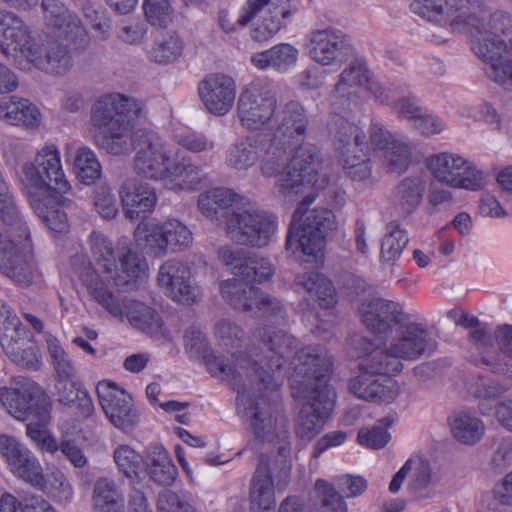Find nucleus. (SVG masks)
<instances>
[{"label":"nucleus","mask_w":512,"mask_h":512,"mask_svg":"<svg viewBox=\"0 0 512 512\" xmlns=\"http://www.w3.org/2000/svg\"><path fill=\"white\" fill-rule=\"evenodd\" d=\"M449 426L454 438L466 445L479 442L486 430L484 422L468 410L454 413L449 419Z\"/></svg>","instance_id":"e433bc0d"},{"label":"nucleus","mask_w":512,"mask_h":512,"mask_svg":"<svg viewBox=\"0 0 512 512\" xmlns=\"http://www.w3.org/2000/svg\"><path fill=\"white\" fill-rule=\"evenodd\" d=\"M306 48L310 58L323 66L341 64L350 51L345 35L332 28L311 32Z\"/></svg>","instance_id":"5701e85b"},{"label":"nucleus","mask_w":512,"mask_h":512,"mask_svg":"<svg viewBox=\"0 0 512 512\" xmlns=\"http://www.w3.org/2000/svg\"><path fill=\"white\" fill-rule=\"evenodd\" d=\"M65 157L67 162H72L73 171L81 183L91 185L101 177L100 162L91 148L85 145L67 144Z\"/></svg>","instance_id":"f704fd0d"},{"label":"nucleus","mask_w":512,"mask_h":512,"mask_svg":"<svg viewBox=\"0 0 512 512\" xmlns=\"http://www.w3.org/2000/svg\"><path fill=\"white\" fill-rule=\"evenodd\" d=\"M307 119L302 106L289 103L281 112L273 136L264 142L259 137H246L232 143L225 155L228 167L246 171L260 159L261 173L278 177V194L292 199L303 195L287 237V249L303 254L310 261L323 258L325 238L336 227L333 212L328 209L306 210L317 193L329 190L330 178L322 165L317 148L305 141Z\"/></svg>","instance_id":"f257e3e1"},{"label":"nucleus","mask_w":512,"mask_h":512,"mask_svg":"<svg viewBox=\"0 0 512 512\" xmlns=\"http://www.w3.org/2000/svg\"><path fill=\"white\" fill-rule=\"evenodd\" d=\"M185 346L192 357H202L207 371L211 376L223 381L231 382L240 375L239 370H250V360L242 359L240 355L233 356L236 361V367L225 363L224 359L208 351V346L204 335L198 329H190L185 334Z\"/></svg>","instance_id":"4be33fe9"},{"label":"nucleus","mask_w":512,"mask_h":512,"mask_svg":"<svg viewBox=\"0 0 512 512\" xmlns=\"http://www.w3.org/2000/svg\"><path fill=\"white\" fill-rule=\"evenodd\" d=\"M144 474L158 484L169 486L176 480L178 469L165 447L152 444L144 451Z\"/></svg>","instance_id":"72a5a7b5"},{"label":"nucleus","mask_w":512,"mask_h":512,"mask_svg":"<svg viewBox=\"0 0 512 512\" xmlns=\"http://www.w3.org/2000/svg\"><path fill=\"white\" fill-rule=\"evenodd\" d=\"M462 114L474 119L475 121H484L494 128H498L500 124L499 115L495 109L487 103L466 106L462 109Z\"/></svg>","instance_id":"6e6d98bb"},{"label":"nucleus","mask_w":512,"mask_h":512,"mask_svg":"<svg viewBox=\"0 0 512 512\" xmlns=\"http://www.w3.org/2000/svg\"><path fill=\"white\" fill-rule=\"evenodd\" d=\"M0 456L8 470L32 486L37 487L44 477L38 458L18 438L0 434Z\"/></svg>","instance_id":"6ab92c4d"},{"label":"nucleus","mask_w":512,"mask_h":512,"mask_svg":"<svg viewBox=\"0 0 512 512\" xmlns=\"http://www.w3.org/2000/svg\"><path fill=\"white\" fill-rule=\"evenodd\" d=\"M92 500L95 512H124L122 493L110 478L96 480Z\"/></svg>","instance_id":"ea45409f"},{"label":"nucleus","mask_w":512,"mask_h":512,"mask_svg":"<svg viewBox=\"0 0 512 512\" xmlns=\"http://www.w3.org/2000/svg\"><path fill=\"white\" fill-rule=\"evenodd\" d=\"M222 297L238 310L264 317L283 318L280 304L241 280L229 279L220 283Z\"/></svg>","instance_id":"f3484780"},{"label":"nucleus","mask_w":512,"mask_h":512,"mask_svg":"<svg viewBox=\"0 0 512 512\" xmlns=\"http://www.w3.org/2000/svg\"><path fill=\"white\" fill-rule=\"evenodd\" d=\"M84 16L101 38L105 39L108 37L111 24L103 11L97 10L93 6H87L84 8Z\"/></svg>","instance_id":"13d9d810"},{"label":"nucleus","mask_w":512,"mask_h":512,"mask_svg":"<svg viewBox=\"0 0 512 512\" xmlns=\"http://www.w3.org/2000/svg\"><path fill=\"white\" fill-rule=\"evenodd\" d=\"M410 6L414 13L430 21L449 23L455 31L478 21L472 15L471 0H414Z\"/></svg>","instance_id":"a211bd4d"},{"label":"nucleus","mask_w":512,"mask_h":512,"mask_svg":"<svg viewBox=\"0 0 512 512\" xmlns=\"http://www.w3.org/2000/svg\"><path fill=\"white\" fill-rule=\"evenodd\" d=\"M407 243L406 232L396 224H389L381 243V259L385 262L396 261Z\"/></svg>","instance_id":"de8ad7c7"},{"label":"nucleus","mask_w":512,"mask_h":512,"mask_svg":"<svg viewBox=\"0 0 512 512\" xmlns=\"http://www.w3.org/2000/svg\"><path fill=\"white\" fill-rule=\"evenodd\" d=\"M479 400L478 410L483 416L491 414L499 426L512 432V396L498 397V391L494 386L481 385L472 391Z\"/></svg>","instance_id":"473e14b6"},{"label":"nucleus","mask_w":512,"mask_h":512,"mask_svg":"<svg viewBox=\"0 0 512 512\" xmlns=\"http://www.w3.org/2000/svg\"><path fill=\"white\" fill-rule=\"evenodd\" d=\"M425 181L419 177L407 178L397 188L398 205L406 213L414 211L423 199Z\"/></svg>","instance_id":"49530a36"},{"label":"nucleus","mask_w":512,"mask_h":512,"mask_svg":"<svg viewBox=\"0 0 512 512\" xmlns=\"http://www.w3.org/2000/svg\"><path fill=\"white\" fill-rule=\"evenodd\" d=\"M249 270L250 278L245 280L261 283L271 278L274 273V267L268 259H251Z\"/></svg>","instance_id":"0e129e2a"},{"label":"nucleus","mask_w":512,"mask_h":512,"mask_svg":"<svg viewBox=\"0 0 512 512\" xmlns=\"http://www.w3.org/2000/svg\"><path fill=\"white\" fill-rule=\"evenodd\" d=\"M364 91L379 103H390L386 89L370 76L366 66L351 65L341 73L336 85V93L339 97L358 95Z\"/></svg>","instance_id":"cd10ccee"},{"label":"nucleus","mask_w":512,"mask_h":512,"mask_svg":"<svg viewBox=\"0 0 512 512\" xmlns=\"http://www.w3.org/2000/svg\"><path fill=\"white\" fill-rule=\"evenodd\" d=\"M133 238L138 249L156 257L186 249L193 241L189 228L175 218L145 219L135 228Z\"/></svg>","instance_id":"ddd939ff"},{"label":"nucleus","mask_w":512,"mask_h":512,"mask_svg":"<svg viewBox=\"0 0 512 512\" xmlns=\"http://www.w3.org/2000/svg\"><path fill=\"white\" fill-rule=\"evenodd\" d=\"M0 403L16 420H29L26 434L42 453L61 452L75 467H83L87 459L74 443L63 440L58 445L50 432L52 404L41 387L26 378L17 379L10 387L0 388Z\"/></svg>","instance_id":"0eeeda50"},{"label":"nucleus","mask_w":512,"mask_h":512,"mask_svg":"<svg viewBox=\"0 0 512 512\" xmlns=\"http://www.w3.org/2000/svg\"><path fill=\"white\" fill-rule=\"evenodd\" d=\"M297 283L311 295L315 296L320 305L333 306L336 303V294L331 282L322 274L311 273L297 278Z\"/></svg>","instance_id":"c03bdc74"},{"label":"nucleus","mask_w":512,"mask_h":512,"mask_svg":"<svg viewBox=\"0 0 512 512\" xmlns=\"http://www.w3.org/2000/svg\"><path fill=\"white\" fill-rule=\"evenodd\" d=\"M295 339L280 330L269 336V360L260 359V363L250 361V369L257 374L261 382L273 389L278 380L288 374L293 395L305 400L300 411L296 433L303 440L313 439L329 418L335 402V393L327 385L326 376L331 367V357L321 347H307L296 352L288 371L280 359L290 358L294 354Z\"/></svg>","instance_id":"20e7f679"},{"label":"nucleus","mask_w":512,"mask_h":512,"mask_svg":"<svg viewBox=\"0 0 512 512\" xmlns=\"http://www.w3.org/2000/svg\"><path fill=\"white\" fill-rule=\"evenodd\" d=\"M41 8L45 27L56 39L37 41L20 17L0 11V52L20 70L64 75L72 67V58L60 39L81 50L89 44L88 33L79 17L59 0H42Z\"/></svg>","instance_id":"423d86ee"},{"label":"nucleus","mask_w":512,"mask_h":512,"mask_svg":"<svg viewBox=\"0 0 512 512\" xmlns=\"http://www.w3.org/2000/svg\"><path fill=\"white\" fill-rule=\"evenodd\" d=\"M237 409L250 421L251 428L256 438L261 441H272L274 437L285 439V420L274 414L272 409L256 406L246 407L244 395L237 398Z\"/></svg>","instance_id":"c85d7f7f"},{"label":"nucleus","mask_w":512,"mask_h":512,"mask_svg":"<svg viewBox=\"0 0 512 512\" xmlns=\"http://www.w3.org/2000/svg\"><path fill=\"white\" fill-rule=\"evenodd\" d=\"M315 489L323 502L318 512H347L346 503L328 482L322 479L317 480Z\"/></svg>","instance_id":"603ef678"},{"label":"nucleus","mask_w":512,"mask_h":512,"mask_svg":"<svg viewBox=\"0 0 512 512\" xmlns=\"http://www.w3.org/2000/svg\"><path fill=\"white\" fill-rule=\"evenodd\" d=\"M158 285L172 300L181 304H191L198 300L200 291L190 283V271L177 261H167L159 269Z\"/></svg>","instance_id":"393cba45"},{"label":"nucleus","mask_w":512,"mask_h":512,"mask_svg":"<svg viewBox=\"0 0 512 512\" xmlns=\"http://www.w3.org/2000/svg\"><path fill=\"white\" fill-rule=\"evenodd\" d=\"M275 109V96L260 83L247 85L241 91L237 102L239 121L247 130L265 128L270 123Z\"/></svg>","instance_id":"dca6fc26"},{"label":"nucleus","mask_w":512,"mask_h":512,"mask_svg":"<svg viewBox=\"0 0 512 512\" xmlns=\"http://www.w3.org/2000/svg\"><path fill=\"white\" fill-rule=\"evenodd\" d=\"M119 195L123 214L129 220L151 213L157 204L155 189L136 179H126L120 186Z\"/></svg>","instance_id":"bb28decb"},{"label":"nucleus","mask_w":512,"mask_h":512,"mask_svg":"<svg viewBox=\"0 0 512 512\" xmlns=\"http://www.w3.org/2000/svg\"><path fill=\"white\" fill-rule=\"evenodd\" d=\"M473 41L474 53L486 63V73L503 89L512 91V17L492 15L488 27Z\"/></svg>","instance_id":"6e6552de"},{"label":"nucleus","mask_w":512,"mask_h":512,"mask_svg":"<svg viewBox=\"0 0 512 512\" xmlns=\"http://www.w3.org/2000/svg\"><path fill=\"white\" fill-rule=\"evenodd\" d=\"M240 194L225 187H215L202 192L197 206L201 214L211 220L217 219L220 211L235 208Z\"/></svg>","instance_id":"4c0bfd02"},{"label":"nucleus","mask_w":512,"mask_h":512,"mask_svg":"<svg viewBox=\"0 0 512 512\" xmlns=\"http://www.w3.org/2000/svg\"><path fill=\"white\" fill-rule=\"evenodd\" d=\"M390 439L388 424L384 422H379L372 428L361 429L358 433L359 444L370 449H381Z\"/></svg>","instance_id":"3c124183"},{"label":"nucleus","mask_w":512,"mask_h":512,"mask_svg":"<svg viewBox=\"0 0 512 512\" xmlns=\"http://www.w3.org/2000/svg\"><path fill=\"white\" fill-rule=\"evenodd\" d=\"M493 493L501 504L512 506V471L494 486Z\"/></svg>","instance_id":"774afa93"},{"label":"nucleus","mask_w":512,"mask_h":512,"mask_svg":"<svg viewBox=\"0 0 512 512\" xmlns=\"http://www.w3.org/2000/svg\"><path fill=\"white\" fill-rule=\"evenodd\" d=\"M175 140L179 145L194 153L212 149L214 146L213 142L205 136L190 131L175 134Z\"/></svg>","instance_id":"5fc2aeb1"},{"label":"nucleus","mask_w":512,"mask_h":512,"mask_svg":"<svg viewBox=\"0 0 512 512\" xmlns=\"http://www.w3.org/2000/svg\"><path fill=\"white\" fill-rule=\"evenodd\" d=\"M118 469L132 482H139L143 475L144 455L129 445H119L113 453Z\"/></svg>","instance_id":"79ce46f5"},{"label":"nucleus","mask_w":512,"mask_h":512,"mask_svg":"<svg viewBox=\"0 0 512 512\" xmlns=\"http://www.w3.org/2000/svg\"><path fill=\"white\" fill-rule=\"evenodd\" d=\"M414 127L423 135H435L446 129V123L438 116L427 114L424 111Z\"/></svg>","instance_id":"680f3d73"},{"label":"nucleus","mask_w":512,"mask_h":512,"mask_svg":"<svg viewBox=\"0 0 512 512\" xmlns=\"http://www.w3.org/2000/svg\"><path fill=\"white\" fill-rule=\"evenodd\" d=\"M94 205L100 216L106 219L114 218L118 212L115 195L107 185H101L96 188Z\"/></svg>","instance_id":"864d4df0"},{"label":"nucleus","mask_w":512,"mask_h":512,"mask_svg":"<svg viewBox=\"0 0 512 512\" xmlns=\"http://www.w3.org/2000/svg\"><path fill=\"white\" fill-rule=\"evenodd\" d=\"M0 345L15 364L36 370L41 364V354L30 333L7 305L0 306Z\"/></svg>","instance_id":"4468645a"},{"label":"nucleus","mask_w":512,"mask_h":512,"mask_svg":"<svg viewBox=\"0 0 512 512\" xmlns=\"http://www.w3.org/2000/svg\"><path fill=\"white\" fill-rule=\"evenodd\" d=\"M276 219L260 209L250 198L239 196L235 208L226 220L228 237L240 244L262 247L276 233Z\"/></svg>","instance_id":"f8f14e48"},{"label":"nucleus","mask_w":512,"mask_h":512,"mask_svg":"<svg viewBox=\"0 0 512 512\" xmlns=\"http://www.w3.org/2000/svg\"><path fill=\"white\" fill-rule=\"evenodd\" d=\"M37 488L59 503L68 502L74 496L71 483L58 468H53L50 472L44 474L42 483Z\"/></svg>","instance_id":"37998d69"},{"label":"nucleus","mask_w":512,"mask_h":512,"mask_svg":"<svg viewBox=\"0 0 512 512\" xmlns=\"http://www.w3.org/2000/svg\"><path fill=\"white\" fill-rule=\"evenodd\" d=\"M401 307L382 298L365 302L360 310L363 324L377 334L390 332L391 339L383 348L365 349L359 356L368 357L360 364L359 374L350 381V390L357 397L379 404H390L400 395V385L390 374L401 369V359L414 360L431 346L426 329L416 323L399 326Z\"/></svg>","instance_id":"7ed1b4c3"},{"label":"nucleus","mask_w":512,"mask_h":512,"mask_svg":"<svg viewBox=\"0 0 512 512\" xmlns=\"http://www.w3.org/2000/svg\"><path fill=\"white\" fill-rule=\"evenodd\" d=\"M198 95L209 113L223 116L234 105L236 85L233 78L229 75L211 73L199 82Z\"/></svg>","instance_id":"b1692460"},{"label":"nucleus","mask_w":512,"mask_h":512,"mask_svg":"<svg viewBox=\"0 0 512 512\" xmlns=\"http://www.w3.org/2000/svg\"><path fill=\"white\" fill-rule=\"evenodd\" d=\"M0 121L14 127L37 130L42 126L40 108L26 98L16 95L0 98Z\"/></svg>","instance_id":"c756f323"},{"label":"nucleus","mask_w":512,"mask_h":512,"mask_svg":"<svg viewBox=\"0 0 512 512\" xmlns=\"http://www.w3.org/2000/svg\"><path fill=\"white\" fill-rule=\"evenodd\" d=\"M299 54V50L293 45L281 43L268 50L254 53L251 62L258 69H273L284 73L296 66Z\"/></svg>","instance_id":"c9c22d12"},{"label":"nucleus","mask_w":512,"mask_h":512,"mask_svg":"<svg viewBox=\"0 0 512 512\" xmlns=\"http://www.w3.org/2000/svg\"><path fill=\"white\" fill-rule=\"evenodd\" d=\"M158 504L161 512H195L190 505L181 502L171 491L163 492L159 496Z\"/></svg>","instance_id":"69168bd1"},{"label":"nucleus","mask_w":512,"mask_h":512,"mask_svg":"<svg viewBox=\"0 0 512 512\" xmlns=\"http://www.w3.org/2000/svg\"><path fill=\"white\" fill-rule=\"evenodd\" d=\"M252 258L242 248L222 246L218 250V260L235 276H242L243 279L250 278L249 270Z\"/></svg>","instance_id":"a18cd8bd"},{"label":"nucleus","mask_w":512,"mask_h":512,"mask_svg":"<svg viewBox=\"0 0 512 512\" xmlns=\"http://www.w3.org/2000/svg\"><path fill=\"white\" fill-rule=\"evenodd\" d=\"M395 111L403 118L412 121L413 126L425 111L414 98H402L394 104Z\"/></svg>","instance_id":"052dcab7"},{"label":"nucleus","mask_w":512,"mask_h":512,"mask_svg":"<svg viewBox=\"0 0 512 512\" xmlns=\"http://www.w3.org/2000/svg\"><path fill=\"white\" fill-rule=\"evenodd\" d=\"M424 163L434 182L450 188L476 192L489 182L487 171L459 153H434L427 156Z\"/></svg>","instance_id":"9b49d317"},{"label":"nucleus","mask_w":512,"mask_h":512,"mask_svg":"<svg viewBox=\"0 0 512 512\" xmlns=\"http://www.w3.org/2000/svg\"><path fill=\"white\" fill-rule=\"evenodd\" d=\"M57 400L63 406L76 407L82 417L90 415L94 410L92 399L81 385L69 380H57L55 384Z\"/></svg>","instance_id":"58836bf2"},{"label":"nucleus","mask_w":512,"mask_h":512,"mask_svg":"<svg viewBox=\"0 0 512 512\" xmlns=\"http://www.w3.org/2000/svg\"><path fill=\"white\" fill-rule=\"evenodd\" d=\"M491 340L485 348H480L482 353L488 354L489 349L492 347V342L495 341L498 348L505 353L512 354V326L505 325L497 329L494 337L489 334Z\"/></svg>","instance_id":"e2e57ef3"},{"label":"nucleus","mask_w":512,"mask_h":512,"mask_svg":"<svg viewBox=\"0 0 512 512\" xmlns=\"http://www.w3.org/2000/svg\"><path fill=\"white\" fill-rule=\"evenodd\" d=\"M38 500L39 498H29L18 501L12 494L5 493L0 498V512H34Z\"/></svg>","instance_id":"4d7b16f0"},{"label":"nucleus","mask_w":512,"mask_h":512,"mask_svg":"<svg viewBox=\"0 0 512 512\" xmlns=\"http://www.w3.org/2000/svg\"><path fill=\"white\" fill-rule=\"evenodd\" d=\"M452 188L434 185L429 189L428 202L432 210L439 211L442 207L454 202Z\"/></svg>","instance_id":"bf43d9fd"},{"label":"nucleus","mask_w":512,"mask_h":512,"mask_svg":"<svg viewBox=\"0 0 512 512\" xmlns=\"http://www.w3.org/2000/svg\"><path fill=\"white\" fill-rule=\"evenodd\" d=\"M159 407L174 417V419L181 423L187 425L190 421V414L188 412L189 404L187 402H179L175 400L159 402Z\"/></svg>","instance_id":"338daca9"},{"label":"nucleus","mask_w":512,"mask_h":512,"mask_svg":"<svg viewBox=\"0 0 512 512\" xmlns=\"http://www.w3.org/2000/svg\"><path fill=\"white\" fill-rule=\"evenodd\" d=\"M93 264L73 260L72 267L92 298L113 317L124 319L139 330L149 334L162 332V320L150 305L135 299L118 303L113 286H134L148 277L146 260L119 242L116 246L107 236L92 232L89 237Z\"/></svg>","instance_id":"39448f33"},{"label":"nucleus","mask_w":512,"mask_h":512,"mask_svg":"<svg viewBox=\"0 0 512 512\" xmlns=\"http://www.w3.org/2000/svg\"><path fill=\"white\" fill-rule=\"evenodd\" d=\"M448 316L454 320L456 325L466 328H472L470 333L471 339L477 345V349L485 348L490 343L489 329L487 326L478 325V320L473 315L466 313H459L452 310Z\"/></svg>","instance_id":"09e8293b"},{"label":"nucleus","mask_w":512,"mask_h":512,"mask_svg":"<svg viewBox=\"0 0 512 512\" xmlns=\"http://www.w3.org/2000/svg\"><path fill=\"white\" fill-rule=\"evenodd\" d=\"M16 178L25 196L49 191L67 193L71 188L63 169L61 152L52 142L40 146L33 160L20 166Z\"/></svg>","instance_id":"9d476101"},{"label":"nucleus","mask_w":512,"mask_h":512,"mask_svg":"<svg viewBox=\"0 0 512 512\" xmlns=\"http://www.w3.org/2000/svg\"><path fill=\"white\" fill-rule=\"evenodd\" d=\"M184 51V42L175 32L162 33L155 41L149 57L159 64H170L176 62Z\"/></svg>","instance_id":"a19ab883"},{"label":"nucleus","mask_w":512,"mask_h":512,"mask_svg":"<svg viewBox=\"0 0 512 512\" xmlns=\"http://www.w3.org/2000/svg\"><path fill=\"white\" fill-rule=\"evenodd\" d=\"M96 392L105 416L115 428L128 431L137 425L140 412L126 389L114 381L101 380Z\"/></svg>","instance_id":"2eb2a0df"},{"label":"nucleus","mask_w":512,"mask_h":512,"mask_svg":"<svg viewBox=\"0 0 512 512\" xmlns=\"http://www.w3.org/2000/svg\"><path fill=\"white\" fill-rule=\"evenodd\" d=\"M286 16L284 9H279L276 0H246L239 11V26L253 24L252 38L266 41L280 29L279 16Z\"/></svg>","instance_id":"412c9836"},{"label":"nucleus","mask_w":512,"mask_h":512,"mask_svg":"<svg viewBox=\"0 0 512 512\" xmlns=\"http://www.w3.org/2000/svg\"><path fill=\"white\" fill-rule=\"evenodd\" d=\"M129 100L120 94L100 97L92 107L89 133L96 145L120 155L136 149L133 168L145 178L160 181L174 192H190L202 181V173L189 157L182 155L158 135L135 130Z\"/></svg>","instance_id":"f03ea898"},{"label":"nucleus","mask_w":512,"mask_h":512,"mask_svg":"<svg viewBox=\"0 0 512 512\" xmlns=\"http://www.w3.org/2000/svg\"><path fill=\"white\" fill-rule=\"evenodd\" d=\"M143 10L154 26H167L172 22L173 11L168 0H144Z\"/></svg>","instance_id":"8fccbe9b"},{"label":"nucleus","mask_w":512,"mask_h":512,"mask_svg":"<svg viewBox=\"0 0 512 512\" xmlns=\"http://www.w3.org/2000/svg\"><path fill=\"white\" fill-rule=\"evenodd\" d=\"M64 194L49 191L48 193L26 196L34 213L55 236L65 235L70 230L67 214L64 211L68 200L64 197Z\"/></svg>","instance_id":"a878e982"},{"label":"nucleus","mask_w":512,"mask_h":512,"mask_svg":"<svg viewBox=\"0 0 512 512\" xmlns=\"http://www.w3.org/2000/svg\"><path fill=\"white\" fill-rule=\"evenodd\" d=\"M370 141L391 171L400 173L407 168L410 162L408 145L396 140L381 124L371 125Z\"/></svg>","instance_id":"7c9ffc66"},{"label":"nucleus","mask_w":512,"mask_h":512,"mask_svg":"<svg viewBox=\"0 0 512 512\" xmlns=\"http://www.w3.org/2000/svg\"><path fill=\"white\" fill-rule=\"evenodd\" d=\"M16 219L0 217V271L21 286L40 285L42 273L31 257H24L30 249V232L16 206Z\"/></svg>","instance_id":"1a4fd4ad"},{"label":"nucleus","mask_w":512,"mask_h":512,"mask_svg":"<svg viewBox=\"0 0 512 512\" xmlns=\"http://www.w3.org/2000/svg\"><path fill=\"white\" fill-rule=\"evenodd\" d=\"M285 486V482L275 483L269 467L260 464L255 471L250 488L251 511H272L276 504L275 492L282 491Z\"/></svg>","instance_id":"2f4dec72"},{"label":"nucleus","mask_w":512,"mask_h":512,"mask_svg":"<svg viewBox=\"0 0 512 512\" xmlns=\"http://www.w3.org/2000/svg\"><path fill=\"white\" fill-rule=\"evenodd\" d=\"M337 137L348 145L340 159L345 174L354 181L368 180L371 177L372 169L368 155L362 148L365 143V135L360 127L342 121L338 127Z\"/></svg>","instance_id":"aec40b11"}]
</instances>
